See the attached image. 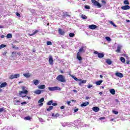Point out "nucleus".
Instances as JSON below:
<instances>
[{
	"label": "nucleus",
	"mask_w": 130,
	"mask_h": 130,
	"mask_svg": "<svg viewBox=\"0 0 130 130\" xmlns=\"http://www.w3.org/2000/svg\"><path fill=\"white\" fill-rule=\"evenodd\" d=\"M21 91H19V95L20 97L24 98V97H26V95L28 94V91L27 90V89H26V87L25 86H21Z\"/></svg>",
	"instance_id": "f257e3e1"
},
{
	"label": "nucleus",
	"mask_w": 130,
	"mask_h": 130,
	"mask_svg": "<svg viewBox=\"0 0 130 130\" xmlns=\"http://www.w3.org/2000/svg\"><path fill=\"white\" fill-rule=\"evenodd\" d=\"M48 89L49 91H60L61 90L60 87L58 86L49 87Z\"/></svg>",
	"instance_id": "f03ea898"
},
{
	"label": "nucleus",
	"mask_w": 130,
	"mask_h": 130,
	"mask_svg": "<svg viewBox=\"0 0 130 130\" xmlns=\"http://www.w3.org/2000/svg\"><path fill=\"white\" fill-rule=\"evenodd\" d=\"M91 3L93 4V5L95 7H98V8H101L102 6L100 3L98 2H97L96 0H91Z\"/></svg>",
	"instance_id": "7ed1b4c3"
},
{
	"label": "nucleus",
	"mask_w": 130,
	"mask_h": 130,
	"mask_svg": "<svg viewBox=\"0 0 130 130\" xmlns=\"http://www.w3.org/2000/svg\"><path fill=\"white\" fill-rule=\"evenodd\" d=\"M56 79L57 81H59V82H65L64 77H63L62 75H58L56 77Z\"/></svg>",
	"instance_id": "20e7f679"
},
{
	"label": "nucleus",
	"mask_w": 130,
	"mask_h": 130,
	"mask_svg": "<svg viewBox=\"0 0 130 130\" xmlns=\"http://www.w3.org/2000/svg\"><path fill=\"white\" fill-rule=\"evenodd\" d=\"M94 54H98V56L99 58H102V57H104V54L102 53H99L98 51H94Z\"/></svg>",
	"instance_id": "39448f33"
},
{
	"label": "nucleus",
	"mask_w": 130,
	"mask_h": 130,
	"mask_svg": "<svg viewBox=\"0 0 130 130\" xmlns=\"http://www.w3.org/2000/svg\"><path fill=\"white\" fill-rule=\"evenodd\" d=\"M20 77L19 74H12L10 76V79H17V78H19Z\"/></svg>",
	"instance_id": "423d86ee"
},
{
	"label": "nucleus",
	"mask_w": 130,
	"mask_h": 130,
	"mask_svg": "<svg viewBox=\"0 0 130 130\" xmlns=\"http://www.w3.org/2000/svg\"><path fill=\"white\" fill-rule=\"evenodd\" d=\"M71 77L75 80L77 81V82H87V81L86 80H82V79H79L77 77H76L75 76H73V75H72Z\"/></svg>",
	"instance_id": "0eeeda50"
},
{
	"label": "nucleus",
	"mask_w": 130,
	"mask_h": 130,
	"mask_svg": "<svg viewBox=\"0 0 130 130\" xmlns=\"http://www.w3.org/2000/svg\"><path fill=\"white\" fill-rule=\"evenodd\" d=\"M49 63L51 65L53 64V58H52V56H51V55H50L49 56Z\"/></svg>",
	"instance_id": "6e6552de"
},
{
	"label": "nucleus",
	"mask_w": 130,
	"mask_h": 130,
	"mask_svg": "<svg viewBox=\"0 0 130 130\" xmlns=\"http://www.w3.org/2000/svg\"><path fill=\"white\" fill-rule=\"evenodd\" d=\"M76 58H77V59L78 60H83V58H82V57L81 56V53H80V52H78L77 53V56H76Z\"/></svg>",
	"instance_id": "1a4fd4ad"
},
{
	"label": "nucleus",
	"mask_w": 130,
	"mask_h": 130,
	"mask_svg": "<svg viewBox=\"0 0 130 130\" xmlns=\"http://www.w3.org/2000/svg\"><path fill=\"white\" fill-rule=\"evenodd\" d=\"M122 48V46L119 45L117 47V49L116 50V52L119 53L120 52V50Z\"/></svg>",
	"instance_id": "9d476101"
},
{
	"label": "nucleus",
	"mask_w": 130,
	"mask_h": 130,
	"mask_svg": "<svg viewBox=\"0 0 130 130\" xmlns=\"http://www.w3.org/2000/svg\"><path fill=\"white\" fill-rule=\"evenodd\" d=\"M88 28L91 30H95L97 28V26L95 24H91L88 26Z\"/></svg>",
	"instance_id": "9b49d317"
},
{
	"label": "nucleus",
	"mask_w": 130,
	"mask_h": 130,
	"mask_svg": "<svg viewBox=\"0 0 130 130\" xmlns=\"http://www.w3.org/2000/svg\"><path fill=\"white\" fill-rule=\"evenodd\" d=\"M43 92V90H41L40 89H37L36 91H34L35 94H36L37 95H40L41 93Z\"/></svg>",
	"instance_id": "f8f14e48"
},
{
	"label": "nucleus",
	"mask_w": 130,
	"mask_h": 130,
	"mask_svg": "<svg viewBox=\"0 0 130 130\" xmlns=\"http://www.w3.org/2000/svg\"><path fill=\"white\" fill-rule=\"evenodd\" d=\"M121 10H124V11H126V10H129V6L125 5L121 7Z\"/></svg>",
	"instance_id": "ddd939ff"
},
{
	"label": "nucleus",
	"mask_w": 130,
	"mask_h": 130,
	"mask_svg": "<svg viewBox=\"0 0 130 130\" xmlns=\"http://www.w3.org/2000/svg\"><path fill=\"white\" fill-rule=\"evenodd\" d=\"M89 104H90V103H89L88 102H85L84 103H83L82 104H81L80 105V106L81 107H84L89 105Z\"/></svg>",
	"instance_id": "4468645a"
},
{
	"label": "nucleus",
	"mask_w": 130,
	"mask_h": 130,
	"mask_svg": "<svg viewBox=\"0 0 130 130\" xmlns=\"http://www.w3.org/2000/svg\"><path fill=\"white\" fill-rule=\"evenodd\" d=\"M58 32L59 34H60V35H64V33H66V32L64 31V30H63V29H61L60 28L58 29Z\"/></svg>",
	"instance_id": "2eb2a0df"
},
{
	"label": "nucleus",
	"mask_w": 130,
	"mask_h": 130,
	"mask_svg": "<svg viewBox=\"0 0 130 130\" xmlns=\"http://www.w3.org/2000/svg\"><path fill=\"white\" fill-rule=\"evenodd\" d=\"M33 33L32 34H29V36H33L34 35H35L37 33H38L39 32V30H35L32 31Z\"/></svg>",
	"instance_id": "dca6fc26"
},
{
	"label": "nucleus",
	"mask_w": 130,
	"mask_h": 130,
	"mask_svg": "<svg viewBox=\"0 0 130 130\" xmlns=\"http://www.w3.org/2000/svg\"><path fill=\"white\" fill-rule=\"evenodd\" d=\"M99 108L98 107H94L92 108L93 111H94V112H98L99 111Z\"/></svg>",
	"instance_id": "f3484780"
},
{
	"label": "nucleus",
	"mask_w": 130,
	"mask_h": 130,
	"mask_svg": "<svg viewBox=\"0 0 130 130\" xmlns=\"http://www.w3.org/2000/svg\"><path fill=\"white\" fill-rule=\"evenodd\" d=\"M115 76L119 77V78H122V77H123V74L121 73H117L115 74Z\"/></svg>",
	"instance_id": "a211bd4d"
},
{
	"label": "nucleus",
	"mask_w": 130,
	"mask_h": 130,
	"mask_svg": "<svg viewBox=\"0 0 130 130\" xmlns=\"http://www.w3.org/2000/svg\"><path fill=\"white\" fill-rule=\"evenodd\" d=\"M7 85L8 84L6 82H3L0 85V87L5 88V87H7Z\"/></svg>",
	"instance_id": "6ab92c4d"
},
{
	"label": "nucleus",
	"mask_w": 130,
	"mask_h": 130,
	"mask_svg": "<svg viewBox=\"0 0 130 130\" xmlns=\"http://www.w3.org/2000/svg\"><path fill=\"white\" fill-rule=\"evenodd\" d=\"M38 89H45V85L42 84L38 85Z\"/></svg>",
	"instance_id": "aec40b11"
},
{
	"label": "nucleus",
	"mask_w": 130,
	"mask_h": 130,
	"mask_svg": "<svg viewBox=\"0 0 130 130\" xmlns=\"http://www.w3.org/2000/svg\"><path fill=\"white\" fill-rule=\"evenodd\" d=\"M78 52H79V53H81V52H85V49H84V47H82L80 49H79Z\"/></svg>",
	"instance_id": "412c9836"
},
{
	"label": "nucleus",
	"mask_w": 130,
	"mask_h": 130,
	"mask_svg": "<svg viewBox=\"0 0 130 130\" xmlns=\"http://www.w3.org/2000/svg\"><path fill=\"white\" fill-rule=\"evenodd\" d=\"M110 93H111V94H112V95H114L115 94V90L113 89H110Z\"/></svg>",
	"instance_id": "4be33fe9"
},
{
	"label": "nucleus",
	"mask_w": 130,
	"mask_h": 130,
	"mask_svg": "<svg viewBox=\"0 0 130 130\" xmlns=\"http://www.w3.org/2000/svg\"><path fill=\"white\" fill-rule=\"evenodd\" d=\"M106 62H107V63H108V64H111V63H112V62L111 61V60L109 59H107L106 61Z\"/></svg>",
	"instance_id": "5701e85b"
},
{
	"label": "nucleus",
	"mask_w": 130,
	"mask_h": 130,
	"mask_svg": "<svg viewBox=\"0 0 130 130\" xmlns=\"http://www.w3.org/2000/svg\"><path fill=\"white\" fill-rule=\"evenodd\" d=\"M81 18H82V19H83V20H87L86 16L84 14H82L81 15Z\"/></svg>",
	"instance_id": "b1692460"
},
{
	"label": "nucleus",
	"mask_w": 130,
	"mask_h": 130,
	"mask_svg": "<svg viewBox=\"0 0 130 130\" xmlns=\"http://www.w3.org/2000/svg\"><path fill=\"white\" fill-rule=\"evenodd\" d=\"M23 76L25 78H29L30 75V74L29 73H25V74H23Z\"/></svg>",
	"instance_id": "393cba45"
},
{
	"label": "nucleus",
	"mask_w": 130,
	"mask_h": 130,
	"mask_svg": "<svg viewBox=\"0 0 130 130\" xmlns=\"http://www.w3.org/2000/svg\"><path fill=\"white\" fill-rule=\"evenodd\" d=\"M120 60L123 63L125 62V59L123 57L120 58Z\"/></svg>",
	"instance_id": "a878e982"
},
{
	"label": "nucleus",
	"mask_w": 130,
	"mask_h": 130,
	"mask_svg": "<svg viewBox=\"0 0 130 130\" xmlns=\"http://www.w3.org/2000/svg\"><path fill=\"white\" fill-rule=\"evenodd\" d=\"M42 102H44V98H42L38 102V103H42Z\"/></svg>",
	"instance_id": "bb28decb"
},
{
	"label": "nucleus",
	"mask_w": 130,
	"mask_h": 130,
	"mask_svg": "<svg viewBox=\"0 0 130 130\" xmlns=\"http://www.w3.org/2000/svg\"><path fill=\"white\" fill-rule=\"evenodd\" d=\"M53 108V106H50L49 108L47 109V111H50V110H52V109Z\"/></svg>",
	"instance_id": "cd10ccee"
},
{
	"label": "nucleus",
	"mask_w": 130,
	"mask_h": 130,
	"mask_svg": "<svg viewBox=\"0 0 130 130\" xmlns=\"http://www.w3.org/2000/svg\"><path fill=\"white\" fill-rule=\"evenodd\" d=\"M52 103H53V101H50L47 103V105H52Z\"/></svg>",
	"instance_id": "c85d7f7f"
},
{
	"label": "nucleus",
	"mask_w": 130,
	"mask_h": 130,
	"mask_svg": "<svg viewBox=\"0 0 130 130\" xmlns=\"http://www.w3.org/2000/svg\"><path fill=\"white\" fill-rule=\"evenodd\" d=\"M6 37H7L8 38H13V36L11 34H8Z\"/></svg>",
	"instance_id": "c756f323"
},
{
	"label": "nucleus",
	"mask_w": 130,
	"mask_h": 130,
	"mask_svg": "<svg viewBox=\"0 0 130 130\" xmlns=\"http://www.w3.org/2000/svg\"><path fill=\"white\" fill-rule=\"evenodd\" d=\"M109 23H110V24H111V25H112L114 27H116V25H115V24H114V23H113V21H110Z\"/></svg>",
	"instance_id": "7c9ffc66"
},
{
	"label": "nucleus",
	"mask_w": 130,
	"mask_h": 130,
	"mask_svg": "<svg viewBox=\"0 0 130 130\" xmlns=\"http://www.w3.org/2000/svg\"><path fill=\"white\" fill-rule=\"evenodd\" d=\"M123 4L124 5H129V2H128V1L127 0H125L124 2H123Z\"/></svg>",
	"instance_id": "2f4dec72"
},
{
	"label": "nucleus",
	"mask_w": 130,
	"mask_h": 130,
	"mask_svg": "<svg viewBox=\"0 0 130 130\" xmlns=\"http://www.w3.org/2000/svg\"><path fill=\"white\" fill-rule=\"evenodd\" d=\"M24 119H26V120H31V117L30 116H27L24 118Z\"/></svg>",
	"instance_id": "473e14b6"
},
{
	"label": "nucleus",
	"mask_w": 130,
	"mask_h": 130,
	"mask_svg": "<svg viewBox=\"0 0 130 130\" xmlns=\"http://www.w3.org/2000/svg\"><path fill=\"white\" fill-rule=\"evenodd\" d=\"M6 45L4 44H2L0 45V49H2V48H4V47H6Z\"/></svg>",
	"instance_id": "72a5a7b5"
},
{
	"label": "nucleus",
	"mask_w": 130,
	"mask_h": 130,
	"mask_svg": "<svg viewBox=\"0 0 130 130\" xmlns=\"http://www.w3.org/2000/svg\"><path fill=\"white\" fill-rule=\"evenodd\" d=\"M106 40H107V41H109V42L111 41V39H110L109 37H106Z\"/></svg>",
	"instance_id": "f704fd0d"
},
{
	"label": "nucleus",
	"mask_w": 130,
	"mask_h": 130,
	"mask_svg": "<svg viewBox=\"0 0 130 130\" xmlns=\"http://www.w3.org/2000/svg\"><path fill=\"white\" fill-rule=\"evenodd\" d=\"M47 45H52V43L50 41H48L47 42Z\"/></svg>",
	"instance_id": "c9c22d12"
},
{
	"label": "nucleus",
	"mask_w": 130,
	"mask_h": 130,
	"mask_svg": "<svg viewBox=\"0 0 130 130\" xmlns=\"http://www.w3.org/2000/svg\"><path fill=\"white\" fill-rule=\"evenodd\" d=\"M101 83H102V82H96L95 84L98 86H100V85H101Z\"/></svg>",
	"instance_id": "e433bc0d"
},
{
	"label": "nucleus",
	"mask_w": 130,
	"mask_h": 130,
	"mask_svg": "<svg viewBox=\"0 0 130 130\" xmlns=\"http://www.w3.org/2000/svg\"><path fill=\"white\" fill-rule=\"evenodd\" d=\"M69 36H70V37H74V36H75V34H74V33H70L69 34Z\"/></svg>",
	"instance_id": "4c0bfd02"
},
{
	"label": "nucleus",
	"mask_w": 130,
	"mask_h": 130,
	"mask_svg": "<svg viewBox=\"0 0 130 130\" xmlns=\"http://www.w3.org/2000/svg\"><path fill=\"white\" fill-rule=\"evenodd\" d=\"M85 9H86L87 10H90V6H89L88 5H86L85 6Z\"/></svg>",
	"instance_id": "58836bf2"
},
{
	"label": "nucleus",
	"mask_w": 130,
	"mask_h": 130,
	"mask_svg": "<svg viewBox=\"0 0 130 130\" xmlns=\"http://www.w3.org/2000/svg\"><path fill=\"white\" fill-rule=\"evenodd\" d=\"M113 113H114V114H118V112L113 110Z\"/></svg>",
	"instance_id": "ea45409f"
},
{
	"label": "nucleus",
	"mask_w": 130,
	"mask_h": 130,
	"mask_svg": "<svg viewBox=\"0 0 130 130\" xmlns=\"http://www.w3.org/2000/svg\"><path fill=\"white\" fill-rule=\"evenodd\" d=\"M58 116H59V114H58V113H56L55 115V117H56V118H57V117H58Z\"/></svg>",
	"instance_id": "a19ab883"
},
{
	"label": "nucleus",
	"mask_w": 130,
	"mask_h": 130,
	"mask_svg": "<svg viewBox=\"0 0 130 130\" xmlns=\"http://www.w3.org/2000/svg\"><path fill=\"white\" fill-rule=\"evenodd\" d=\"M15 102L17 103V104H19V103H21V101H20L19 100H16L15 101Z\"/></svg>",
	"instance_id": "79ce46f5"
},
{
	"label": "nucleus",
	"mask_w": 130,
	"mask_h": 130,
	"mask_svg": "<svg viewBox=\"0 0 130 130\" xmlns=\"http://www.w3.org/2000/svg\"><path fill=\"white\" fill-rule=\"evenodd\" d=\"M52 105L53 106H56V105H57V103H52Z\"/></svg>",
	"instance_id": "37998d69"
},
{
	"label": "nucleus",
	"mask_w": 130,
	"mask_h": 130,
	"mask_svg": "<svg viewBox=\"0 0 130 130\" xmlns=\"http://www.w3.org/2000/svg\"><path fill=\"white\" fill-rule=\"evenodd\" d=\"M93 87L92 85H91L90 84H89L88 86H87V88H88V89H90V88H92Z\"/></svg>",
	"instance_id": "c03bdc74"
},
{
	"label": "nucleus",
	"mask_w": 130,
	"mask_h": 130,
	"mask_svg": "<svg viewBox=\"0 0 130 130\" xmlns=\"http://www.w3.org/2000/svg\"><path fill=\"white\" fill-rule=\"evenodd\" d=\"M21 105H25V104H27V102H24L21 103Z\"/></svg>",
	"instance_id": "a18cd8bd"
},
{
	"label": "nucleus",
	"mask_w": 130,
	"mask_h": 130,
	"mask_svg": "<svg viewBox=\"0 0 130 130\" xmlns=\"http://www.w3.org/2000/svg\"><path fill=\"white\" fill-rule=\"evenodd\" d=\"M30 12H31V13H32V14H33V13H35V10H34V9H31Z\"/></svg>",
	"instance_id": "49530a36"
},
{
	"label": "nucleus",
	"mask_w": 130,
	"mask_h": 130,
	"mask_svg": "<svg viewBox=\"0 0 130 130\" xmlns=\"http://www.w3.org/2000/svg\"><path fill=\"white\" fill-rule=\"evenodd\" d=\"M100 120H102V119H105V117H102L99 118Z\"/></svg>",
	"instance_id": "de8ad7c7"
},
{
	"label": "nucleus",
	"mask_w": 130,
	"mask_h": 130,
	"mask_svg": "<svg viewBox=\"0 0 130 130\" xmlns=\"http://www.w3.org/2000/svg\"><path fill=\"white\" fill-rule=\"evenodd\" d=\"M102 3L104 5H105L106 4V2H105V1H104V0L102 1Z\"/></svg>",
	"instance_id": "09e8293b"
},
{
	"label": "nucleus",
	"mask_w": 130,
	"mask_h": 130,
	"mask_svg": "<svg viewBox=\"0 0 130 130\" xmlns=\"http://www.w3.org/2000/svg\"><path fill=\"white\" fill-rule=\"evenodd\" d=\"M3 111H4V108H0V112H3Z\"/></svg>",
	"instance_id": "8fccbe9b"
},
{
	"label": "nucleus",
	"mask_w": 130,
	"mask_h": 130,
	"mask_svg": "<svg viewBox=\"0 0 130 130\" xmlns=\"http://www.w3.org/2000/svg\"><path fill=\"white\" fill-rule=\"evenodd\" d=\"M16 16H17V17H21V15H20L19 13H16Z\"/></svg>",
	"instance_id": "3c124183"
},
{
	"label": "nucleus",
	"mask_w": 130,
	"mask_h": 130,
	"mask_svg": "<svg viewBox=\"0 0 130 130\" xmlns=\"http://www.w3.org/2000/svg\"><path fill=\"white\" fill-rule=\"evenodd\" d=\"M34 84L35 85H38V84H39V82H34Z\"/></svg>",
	"instance_id": "603ef678"
},
{
	"label": "nucleus",
	"mask_w": 130,
	"mask_h": 130,
	"mask_svg": "<svg viewBox=\"0 0 130 130\" xmlns=\"http://www.w3.org/2000/svg\"><path fill=\"white\" fill-rule=\"evenodd\" d=\"M67 104H68V105H70L71 101H67Z\"/></svg>",
	"instance_id": "864d4df0"
},
{
	"label": "nucleus",
	"mask_w": 130,
	"mask_h": 130,
	"mask_svg": "<svg viewBox=\"0 0 130 130\" xmlns=\"http://www.w3.org/2000/svg\"><path fill=\"white\" fill-rule=\"evenodd\" d=\"M60 109H64V106H62L60 107Z\"/></svg>",
	"instance_id": "5fc2aeb1"
},
{
	"label": "nucleus",
	"mask_w": 130,
	"mask_h": 130,
	"mask_svg": "<svg viewBox=\"0 0 130 130\" xmlns=\"http://www.w3.org/2000/svg\"><path fill=\"white\" fill-rule=\"evenodd\" d=\"M130 61L129 60H127V61H126V64H130Z\"/></svg>",
	"instance_id": "6e6d98bb"
},
{
	"label": "nucleus",
	"mask_w": 130,
	"mask_h": 130,
	"mask_svg": "<svg viewBox=\"0 0 130 130\" xmlns=\"http://www.w3.org/2000/svg\"><path fill=\"white\" fill-rule=\"evenodd\" d=\"M79 110V109H75V110H74V112H77V111Z\"/></svg>",
	"instance_id": "4d7b16f0"
},
{
	"label": "nucleus",
	"mask_w": 130,
	"mask_h": 130,
	"mask_svg": "<svg viewBox=\"0 0 130 130\" xmlns=\"http://www.w3.org/2000/svg\"><path fill=\"white\" fill-rule=\"evenodd\" d=\"M43 103H41V104H39V106H43Z\"/></svg>",
	"instance_id": "13d9d810"
},
{
	"label": "nucleus",
	"mask_w": 130,
	"mask_h": 130,
	"mask_svg": "<svg viewBox=\"0 0 130 130\" xmlns=\"http://www.w3.org/2000/svg\"><path fill=\"white\" fill-rule=\"evenodd\" d=\"M73 92H75V93H78V90L74 89L73 90Z\"/></svg>",
	"instance_id": "bf43d9fd"
},
{
	"label": "nucleus",
	"mask_w": 130,
	"mask_h": 130,
	"mask_svg": "<svg viewBox=\"0 0 130 130\" xmlns=\"http://www.w3.org/2000/svg\"><path fill=\"white\" fill-rule=\"evenodd\" d=\"M85 99H86V100H88V99H90V97H89V96H86V97L85 98Z\"/></svg>",
	"instance_id": "052dcab7"
},
{
	"label": "nucleus",
	"mask_w": 130,
	"mask_h": 130,
	"mask_svg": "<svg viewBox=\"0 0 130 130\" xmlns=\"http://www.w3.org/2000/svg\"><path fill=\"white\" fill-rule=\"evenodd\" d=\"M86 83V82H81L80 83H79V85H81V84H84Z\"/></svg>",
	"instance_id": "680f3d73"
},
{
	"label": "nucleus",
	"mask_w": 130,
	"mask_h": 130,
	"mask_svg": "<svg viewBox=\"0 0 130 130\" xmlns=\"http://www.w3.org/2000/svg\"><path fill=\"white\" fill-rule=\"evenodd\" d=\"M1 38H5V35H2V36H1Z\"/></svg>",
	"instance_id": "e2e57ef3"
},
{
	"label": "nucleus",
	"mask_w": 130,
	"mask_h": 130,
	"mask_svg": "<svg viewBox=\"0 0 130 130\" xmlns=\"http://www.w3.org/2000/svg\"><path fill=\"white\" fill-rule=\"evenodd\" d=\"M3 28H4V26L3 25H0V29H2Z\"/></svg>",
	"instance_id": "0e129e2a"
},
{
	"label": "nucleus",
	"mask_w": 130,
	"mask_h": 130,
	"mask_svg": "<svg viewBox=\"0 0 130 130\" xmlns=\"http://www.w3.org/2000/svg\"><path fill=\"white\" fill-rule=\"evenodd\" d=\"M71 101H72V102H76V101L75 100H72Z\"/></svg>",
	"instance_id": "69168bd1"
},
{
	"label": "nucleus",
	"mask_w": 130,
	"mask_h": 130,
	"mask_svg": "<svg viewBox=\"0 0 130 130\" xmlns=\"http://www.w3.org/2000/svg\"><path fill=\"white\" fill-rule=\"evenodd\" d=\"M33 82H39L38 80H34Z\"/></svg>",
	"instance_id": "338daca9"
},
{
	"label": "nucleus",
	"mask_w": 130,
	"mask_h": 130,
	"mask_svg": "<svg viewBox=\"0 0 130 130\" xmlns=\"http://www.w3.org/2000/svg\"><path fill=\"white\" fill-rule=\"evenodd\" d=\"M52 116H53V117L55 116V115L54 114V113H52Z\"/></svg>",
	"instance_id": "774afa93"
}]
</instances>
